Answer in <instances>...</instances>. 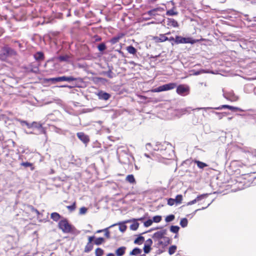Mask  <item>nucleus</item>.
Segmentation results:
<instances>
[{
    "mask_svg": "<svg viewBox=\"0 0 256 256\" xmlns=\"http://www.w3.org/2000/svg\"><path fill=\"white\" fill-rule=\"evenodd\" d=\"M87 210H88V209L86 207H84V206L82 207L80 209V212H79L80 214H84L86 212Z\"/></svg>",
    "mask_w": 256,
    "mask_h": 256,
    "instance_id": "37998d69",
    "label": "nucleus"
},
{
    "mask_svg": "<svg viewBox=\"0 0 256 256\" xmlns=\"http://www.w3.org/2000/svg\"><path fill=\"white\" fill-rule=\"evenodd\" d=\"M20 165L24 166L25 167H29L32 166V164L29 162H23L20 164Z\"/></svg>",
    "mask_w": 256,
    "mask_h": 256,
    "instance_id": "c03bdc74",
    "label": "nucleus"
},
{
    "mask_svg": "<svg viewBox=\"0 0 256 256\" xmlns=\"http://www.w3.org/2000/svg\"><path fill=\"white\" fill-rule=\"evenodd\" d=\"M206 196V194H202L200 196H198L194 200L188 202L187 205H192L196 203L197 202H198L199 200H201L202 198L205 197Z\"/></svg>",
    "mask_w": 256,
    "mask_h": 256,
    "instance_id": "ddd939ff",
    "label": "nucleus"
},
{
    "mask_svg": "<svg viewBox=\"0 0 256 256\" xmlns=\"http://www.w3.org/2000/svg\"><path fill=\"white\" fill-rule=\"evenodd\" d=\"M142 220V218H139V219H138V220Z\"/></svg>",
    "mask_w": 256,
    "mask_h": 256,
    "instance_id": "774afa93",
    "label": "nucleus"
},
{
    "mask_svg": "<svg viewBox=\"0 0 256 256\" xmlns=\"http://www.w3.org/2000/svg\"><path fill=\"white\" fill-rule=\"evenodd\" d=\"M30 208H31V210L32 212H34L36 213V214H37L38 216L40 215V213L37 209L35 208L32 206H31Z\"/></svg>",
    "mask_w": 256,
    "mask_h": 256,
    "instance_id": "de8ad7c7",
    "label": "nucleus"
},
{
    "mask_svg": "<svg viewBox=\"0 0 256 256\" xmlns=\"http://www.w3.org/2000/svg\"><path fill=\"white\" fill-rule=\"evenodd\" d=\"M104 254V250L100 248H96L95 250L96 256H102Z\"/></svg>",
    "mask_w": 256,
    "mask_h": 256,
    "instance_id": "a878e982",
    "label": "nucleus"
},
{
    "mask_svg": "<svg viewBox=\"0 0 256 256\" xmlns=\"http://www.w3.org/2000/svg\"><path fill=\"white\" fill-rule=\"evenodd\" d=\"M152 40L156 43L164 42L168 40V38L164 34H160L159 36H152Z\"/></svg>",
    "mask_w": 256,
    "mask_h": 256,
    "instance_id": "0eeeda50",
    "label": "nucleus"
},
{
    "mask_svg": "<svg viewBox=\"0 0 256 256\" xmlns=\"http://www.w3.org/2000/svg\"><path fill=\"white\" fill-rule=\"evenodd\" d=\"M188 220L186 218H183L180 222V224L182 228L186 227L188 225Z\"/></svg>",
    "mask_w": 256,
    "mask_h": 256,
    "instance_id": "473e14b6",
    "label": "nucleus"
},
{
    "mask_svg": "<svg viewBox=\"0 0 256 256\" xmlns=\"http://www.w3.org/2000/svg\"><path fill=\"white\" fill-rule=\"evenodd\" d=\"M93 248V244L92 243H87L84 250L85 252H88Z\"/></svg>",
    "mask_w": 256,
    "mask_h": 256,
    "instance_id": "4be33fe9",
    "label": "nucleus"
},
{
    "mask_svg": "<svg viewBox=\"0 0 256 256\" xmlns=\"http://www.w3.org/2000/svg\"><path fill=\"white\" fill-rule=\"evenodd\" d=\"M16 42H18V46L20 48L22 47V44L18 42V41H15Z\"/></svg>",
    "mask_w": 256,
    "mask_h": 256,
    "instance_id": "13d9d810",
    "label": "nucleus"
},
{
    "mask_svg": "<svg viewBox=\"0 0 256 256\" xmlns=\"http://www.w3.org/2000/svg\"><path fill=\"white\" fill-rule=\"evenodd\" d=\"M58 60L60 62H68L70 61V56L68 55H64V56H60L58 58Z\"/></svg>",
    "mask_w": 256,
    "mask_h": 256,
    "instance_id": "412c9836",
    "label": "nucleus"
},
{
    "mask_svg": "<svg viewBox=\"0 0 256 256\" xmlns=\"http://www.w3.org/2000/svg\"><path fill=\"white\" fill-rule=\"evenodd\" d=\"M66 208L70 211V212H73L74 211L76 208V202H73L71 206H66Z\"/></svg>",
    "mask_w": 256,
    "mask_h": 256,
    "instance_id": "2f4dec72",
    "label": "nucleus"
},
{
    "mask_svg": "<svg viewBox=\"0 0 256 256\" xmlns=\"http://www.w3.org/2000/svg\"><path fill=\"white\" fill-rule=\"evenodd\" d=\"M168 24L174 28L178 26V22L173 18H168Z\"/></svg>",
    "mask_w": 256,
    "mask_h": 256,
    "instance_id": "f3484780",
    "label": "nucleus"
},
{
    "mask_svg": "<svg viewBox=\"0 0 256 256\" xmlns=\"http://www.w3.org/2000/svg\"><path fill=\"white\" fill-rule=\"evenodd\" d=\"M157 10H158V8L152 9V10H150L148 11L147 12V13H145L144 14V15L148 14V15L150 17L154 16H156V12Z\"/></svg>",
    "mask_w": 256,
    "mask_h": 256,
    "instance_id": "393cba45",
    "label": "nucleus"
},
{
    "mask_svg": "<svg viewBox=\"0 0 256 256\" xmlns=\"http://www.w3.org/2000/svg\"><path fill=\"white\" fill-rule=\"evenodd\" d=\"M177 247L176 246L173 245L170 246L168 248V254L170 255H172L174 254L176 252Z\"/></svg>",
    "mask_w": 256,
    "mask_h": 256,
    "instance_id": "bb28decb",
    "label": "nucleus"
},
{
    "mask_svg": "<svg viewBox=\"0 0 256 256\" xmlns=\"http://www.w3.org/2000/svg\"><path fill=\"white\" fill-rule=\"evenodd\" d=\"M152 222H153V221L152 220L149 219L144 222V226L146 227H148L152 224Z\"/></svg>",
    "mask_w": 256,
    "mask_h": 256,
    "instance_id": "79ce46f5",
    "label": "nucleus"
},
{
    "mask_svg": "<svg viewBox=\"0 0 256 256\" xmlns=\"http://www.w3.org/2000/svg\"><path fill=\"white\" fill-rule=\"evenodd\" d=\"M124 36V34H120L117 36L112 38L110 40V42L112 44H115L118 42L120 39H121Z\"/></svg>",
    "mask_w": 256,
    "mask_h": 256,
    "instance_id": "f8f14e48",
    "label": "nucleus"
},
{
    "mask_svg": "<svg viewBox=\"0 0 256 256\" xmlns=\"http://www.w3.org/2000/svg\"><path fill=\"white\" fill-rule=\"evenodd\" d=\"M240 184L236 180H231L225 185V190H228V192H235L241 189L238 186Z\"/></svg>",
    "mask_w": 256,
    "mask_h": 256,
    "instance_id": "7ed1b4c3",
    "label": "nucleus"
},
{
    "mask_svg": "<svg viewBox=\"0 0 256 256\" xmlns=\"http://www.w3.org/2000/svg\"><path fill=\"white\" fill-rule=\"evenodd\" d=\"M98 50L100 52H102L106 49V46L104 43H101L98 46Z\"/></svg>",
    "mask_w": 256,
    "mask_h": 256,
    "instance_id": "f704fd0d",
    "label": "nucleus"
},
{
    "mask_svg": "<svg viewBox=\"0 0 256 256\" xmlns=\"http://www.w3.org/2000/svg\"><path fill=\"white\" fill-rule=\"evenodd\" d=\"M176 38H174V37L172 36L170 38H168V40L170 42H175Z\"/></svg>",
    "mask_w": 256,
    "mask_h": 256,
    "instance_id": "864d4df0",
    "label": "nucleus"
},
{
    "mask_svg": "<svg viewBox=\"0 0 256 256\" xmlns=\"http://www.w3.org/2000/svg\"><path fill=\"white\" fill-rule=\"evenodd\" d=\"M225 108H228L232 111L236 112L239 110V108L236 107H234L225 104Z\"/></svg>",
    "mask_w": 256,
    "mask_h": 256,
    "instance_id": "4c0bfd02",
    "label": "nucleus"
},
{
    "mask_svg": "<svg viewBox=\"0 0 256 256\" xmlns=\"http://www.w3.org/2000/svg\"><path fill=\"white\" fill-rule=\"evenodd\" d=\"M166 234V230H163L160 231H158L155 232L153 235V238H156L157 239H160L163 238L165 242L167 244H170V239L168 237L164 236Z\"/></svg>",
    "mask_w": 256,
    "mask_h": 256,
    "instance_id": "423d86ee",
    "label": "nucleus"
},
{
    "mask_svg": "<svg viewBox=\"0 0 256 256\" xmlns=\"http://www.w3.org/2000/svg\"><path fill=\"white\" fill-rule=\"evenodd\" d=\"M142 252V250L141 249H140L138 248H134L130 252V256H138V254H141Z\"/></svg>",
    "mask_w": 256,
    "mask_h": 256,
    "instance_id": "2eb2a0df",
    "label": "nucleus"
},
{
    "mask_svg": "<svg viewBox=\"0 0 256 256\" xmlns=\"http://www.w3.org/2000/svg\"><path fill=\"white\" fill-rule=\"evenodd\" d=\"M36 124V123L35 122H34L33 124H32V125H34V124Z\"/></svg>",
    "mask_w": 256,
    "mask_h": 256,
    "instance_id": "e2e57ef3",
    "label": "nucleus"
},
{
    "mask_svg": "<svg viewBox=\"0 0 256 256\" xmlns=\"http://www.w3.org/2000/svg\"><path fill=\"white\" fill-rule=\"evenodd\" d=\"M176 204H180L182 202V194H178L176 196L174 199Z\"/></svg>",
    "mask_w": 256,
    "mask_h": 256,
    "instance_id": "cd10ccee",
    "label": "nucleus"
},
{
    "mask_svg": "<svg viewBox=\"0 0 256 256\" xmlns=\"http://www.w3.org/2000/svg\"><path fill=\"white\" fill-rule=\"evenodd\" d=\"M77 80V78H74L73 76H64V81L72 82V81H75V80Z\"/></svg>",
    "mask_w": 256,
    "mask_h": 256,
    "instance_id": "72a5a7b5",
    "label": "nucleus"
},
{
    "mask_svg": "<svg viewBox=\"0 0 256 256\" xmlns=\"http://www.w3.org/2000/svg\"><path fill=\"white\" fill-rule=\"evenodd\" d=\"M104 232H105L104 235H105L106 237L108 238H110V232L108 231V228H105Z\"/></svg>",
    "mask_w": 256,
    "mask_h": 256,
    "instance_id": "49530a36",
    "label": "nucleus"
},
{
    "mask_svg": "<svg viewBox=\"0 0 256 256\" xmlns=\"http://www.w3.org/2000/svg\"><path fill=\"white\" fill-rule=\"evenodd\" d=\"M194 162L195 164H197V166L200 168H204L208 166V165L206 163L199 160H194Z\"/></svg>",
    "mask_w": 256,
    "mask_h": 256,
    "instance_id": "aec40b11",
    "label": "nucleus"
},
{
    "mask_svg": "<svg viewBox=\"0 0 256 256\" xmlns=\"http://www.w3.org/2000/svg\"><path fill=\"white\" fill-rule=\"evenodd\" d=\"M176 203V201L174 200V199L172 198H170L168 200V204L172 206L174 204Z\"/></svg>",
    "mask_w": 256,
    "mask_h": 256,
    "instance_id": "a19ab883",
    "label": "nucleus"
},
{
    "mask_svg": "<svg viewBox=\"0 0 256 256\" xmlns=\"http://www.w3.org/2000/svg\"><path fill=\"white\" fill-rule=\"evenodd\" d=\"M64 80V76L58 77V82H63Z\"/></svg>",
    "mask_w": 256,
    "mask_h": 256,
    "instance_id": "3c124183",
    "label": "nucleus"
},
{
    "mask_svg": "<svg viewBox=\"0 0 256 256\" xmlns=\"http://www.w3.org/2000/svg\"><path fill=\"white\" fill-rule=\"evenodd\" d=\"M4 50L8 55L16 56L17 54L16 50L8 46L4 47Z\"/></svg>",
    "mask_w": 256,
    "mask_h": 256,
    "instance_id": "9b49d317",
    "label": "nucleus"
},
{
    "mask_svg": "<svg viewBox=\"0 0 256 256\" xmlns=\"http://www.w3.org/2000/svg\"><path fill=\"white\" fill-rule=\"evenodd\" d=\"M200 209H198V210H196L195 212H197L198 210H200Z\"/></svg>",
    "mask_w": 256,
    "mask_h": 256,
    "instance_id": "338daca9",
    "label": "nucleus"
},
{
    "mask_svg": "<svg viewBox=\"0 0 256 256\" xmlns=\"http://www.w3.org/2000/svg\"><path fill=\"white\" fill-rule=\"evenodd\" d=\"M174 218L175 216L174 214H170L166 217L165 220L167 222H170L174 220Z\"/></svg>",
    "mask_w": 256,
    "mask_h": 256,
    "instance_id": "7c9ffc66",
    "label": "nucleus"
},
{
    "mask_svg": "<svg viewBox=\"0 0 256 256\" xmlns=\"http://www.w3.org/2000/svg\"><path fill=\"white\" fill-rule=\"evenodd\" d=\"M107 76L110 78H112V72L111 70H109L108 72H106Z\"/></svg>",
    "mask_w": 256,
    "mask_h": 256,
    "instance_id": "8fccbe9b",
    "label": "nucleus"
},
{
    "mask_svg": "<svg viewBox=\"0 0 256 256\" xmlns=\"http://www.w3.org/2000/svg\"><path fill=\"white\" fill-rule=\"evenodd\" d=\"M170 34V32H166V34H165V36H166V35H168V34Z\"/></svg>",
    "mask_w": 256,
    "mask_h": 256,
    "instance_id": "bf43d9fd",
    "label": "nucleus"
},
{
    "mask_svg": "<svg viewBox=\"0 0 256 256\" xmlns=\"http://www.w3.org/2000/svg\"><path fill=\"white\" fill-rule=\"evenodd\" d=\"M126 247L122 246L118 248L115 251V254L116 256H122L126 252Z\"/></svg>",
    "mask_w": 256,
    "mask_h": 256,
    "instance_id": "9d476101",
    "label": "nucleus"
},
{
    "mask_svg": "<svg viewBox=\"0 0 256 256\" xmlns=\"http://www.w3.org/2000/svg\"><path fill=\"white\" fill-rule=\"evenodd\" d=\"M152 244V240L150 238H148L146 241L145 245L151 246Z\"/></svg>",
    "mask_w": 256,
    "mask_h": 256,
    "instance_id": "a18cd8bd",
    "label": "nucleus"
},
{
    "mask_svg": "<svg viewBox=\"0 0 256 256\" xmlns=\"http://www.w3.org/2000/svg\"><path fill=\"white\" fill-rule=\"evenodd\" d=\"M205 39L200 38L198 40H194L191 38H183L181 36H176L175 43L176 44H194L200 40L204 41Z\"/></svg>",
    "mask_w": 256,
    "mask_h": 256,
    "instance_id": "f03ea898",
    "label": "nucleus"
},
{
    "mask_svg": "<svg viewBox=\"0 0 256 256\" xmlns=\"http://www.w3.org/2000/svg\"><path fill=\"white\" fill-rule=\"evenodd\" d=\"M146 256L145 254H140L139 256Z\"/></svg>",
    "mask_w": 256,
    "mask_h": 256,
    "instance_id": "052dcab7",
    "label": "nucleus"
},
{
    "mask_svg": "<svg viewBox=\"0 0 256 256\" xmlns=\"http://www.w3.org/2000/svg\"><path fill=\"white\" fill-rule=\"evenodd\" d=\"M76 136L84 144H87L90 142L88 136L82 132H78Z\"/></svg>",
    "mask_w": 256,
    "mask_h": 256,
    "instance_id": "6e6552de",
    "label": "nucleus"
},
{
    "mask_svg": "<svg viewBox=\"0 0 256 256\" xmlns=\"http://www.w3.org/2000/svg\"><path fill=\"white\" fill-rule=\"evenodd\" d=\"M150 0V2H153L156 1V0Z\"/></svg>",
    "mask_w": 256,
    "mask_h": 256,
    "instance_id": "680f3d73",
    "label": "nucleus"
},
{
    "mask_svg": "<svg viewBox=\"0 0 256 256\" xmlns=\"http://www.w3.org/2000/svg\"><path fill=\"white\" fill-rule=\"evenodd\" d=\"M34 58L36 60H42L44 59V54L42 52H38L34 55Z\"/></svg>",
    "mask_w": 256,
    "mask_h": 256,
    "instance_id": "5701e85b",
    "label": "nucleus"
},
{
    "mask_svg": "<svg viewBox=\"0 0 256 256\" xmlns=\"http://www.w3.org/2000/svg\"><path fill=\"white\" fill-rule=\"evenodd\" d=\"M139 226V224L134 220V222L130 226V228L133 230H136Z\"/></svg>",
    "mask_w": 256,
    "mask_h": 256,
    "instance_id": "c85d7f7f",
    "label": "nucleus"
},
{
    "mask_svg": "<svg viewBox=\"0 0 256 256\" xmlns=\"http://www.w3.org/2000/svg\"><path fill=\"white\" fill-rule=\"evenodd\" d=\"M127 226L124 224H120L119 226V230L122 232H124L126 230Z\"/></svg>",
    "mask_w": 256,
    "mask_h": 256,
    "instance_id": "e433bc0d",
    "label": "nucleus"
},
{
    "mask_svg": "<svg viewBox=\"0 0 256 256\" xmlns=\"http://www.w3.org/2000/svg\"><path fill=\"white\" fill-rule=\"evenodd\" d=\"M106 256H115L113 253H108L106 254Z\"/></svg>",
    "mask_w": 256,
    "mask_h": 256,
    "instance_id": "6e6d98bb",
    "label": "nucleus"
},
{
    "mask_svg": "<svg viewBox=\"0 0 256 256\" xmlns=\"http://www.w3.org/2000/svg\"><path fill=\"white\" fill-rule=\"evenodd\" d=\"M126 50L130 54H136V50L132 46H127Z\"/></svg>",
    "mask_w": 256,
    "mask_h": 256,
    "instance_id": "6ab92c4d",
    "label": "nucleus"
},
{
    "mask_svg": "<svg viewBox=\"0 0 256 256\" xmlns=\"http://www.w3.org/2000/svg\"><path fill=\"white\" fill-rule=\"evenodd\" d=\"M39 127H40V128H42V124H40Z\"/></svg>",
    "mask_w": 256,
    "mask_h": 256,
    "instance_id": "0e129e2a",
    "label": "nucleus"
},
{
    "mask_svg": "<svg viewBox=\"0 0 256 256\" xmlns=\"http://www.w3.org/2000/svg\"><path fill=\"white\" fill-rule=\"evenodd\" d=\"M58 77L57 78H50L46 80L47 82H58Z\"/></svg>",
    "mask_w": 256,
    "mask_h": 256,
    "instance_id": "09e8293b",
    "label": "nucleus"
},
{
    "mask_svg": "<svg viewBox=\"0 0 256 256\" xmlns=\"http://www.w3.org/2000/svg\"><path fill=\"white\" fill-rule=\"evenodd\" d=\"M162 220V216H156L153 217L152 221L154 222H159Z\"/></svg>",
    "mask_w": 256,
    "mask_h": 256,
    "instance_id": "58836bf2",
    "label": "nucleus"
},
{
    "mask_svg": "<svg viewBox=\"0 0 256 256\" xmlns=\"http://www.w3.org/2000/svg\"><path fill=\"white\" fill-rule=\"evenodd\" d=\"M94 236H89L88 238V243H92V241L94 240Z\"/></svg>",
    "mask_w": 256,
    "mask_h": 256,
    "instance_id": "603ef678",
    "label": "nucleus"
},
{
    "mask_svg": "<svg viewBox=\"0 0 256 256\" xmlns=\"http://www.w3.org/2000/svg\"><path fill=\"white\" fill-rule=\"evenodd\" d=\"M177 84L175 82H170L160 86L156 88H154L152 90L154 92H159L164 91H168L175 88Z\"/></svg>",
    "mask_w": 256,
    "mask_h": 256,
    "instance_id": "20e7f679",
    "label": "nucleus"
},
{
    "mask_svg": "<svg viewBox=\"0 0 256 256\" xmlns=\"http://www.w3.org/2000/svg\"><path fill=\"white\" fill-rule=\"evenodd\" d=\"M58 228L65 234H74L76 230L75 227L70 224L66 218L60 220L58 223Z\"/></svg>",
    "mask_w": 256,
    "mask_h": 256,
    "instance_id": "f257e3e1",
    "label": "nucleus"
},
{
    "mask_svg": "<svg viewBox=\"0 0 256 256\" xmlns=\"http://www.w3.org/2000/svg\"><path fill=\"white\" fill-rule=\"evenodd\" d=\"M176 92L179 95H187L190 92V87L186 84H180L176 86Z\"/></svg>",
    "mask_w": 256,
    "mask_h": 256,
    "instance_id": "39448f33",
    "label": "nucleus"
},
{
    "mask_svg": "<svg viewBox=\"0 0 256 256\" xmlns=\"http://www.w3.org/2000/svg\"><path fill=\"white\" fill-rule=\"evenodd\" d=\"M144 241V238L142 236H138L136 239L134 240V244H136L140 245L142 244Z\"/></svg>",
    "mask_w": 256,
    "mask_h": 256,
    "instance_id": "dca6fc26",
    "label": "nucleus"
},
{
    "mask_svg": "<svg viewBox=\"0 0 256 256\" xmlns=\"http://www.w3.org/2000/svg\"><path fill=\"white\" fill-rule=\"evenodd\" d=\"M180 228L176 226H172L170 228V230L176 234L178 232Z\"/></svg>",
    "mask_w": 256,
    "mask_h": 256,
    "instance_id": "c756f323",
    "label": "nucleus"
},
{
    "mask_svg": "<svg viewBox=\"0 0 256 256\" xmlns=\"http://www.w3.org/2000/svg\"><path fill=\"white\" fill-rule=\"evenodd\" d=\"M206 207H207V206H205V207H203V208H202V209H204V208H206Z\"/></svg>",
    "mask_w": 256,
    "mask_h": 256,
    "instance_id": "69168bd1",
    "label": "nucleus"
},
{
    "mask_svg": "<svg viewBox=\"0 0 256 256\" xmlns=\"http://www.w3.org/2000/svg\"><path fill=\"white\" fill-rule=\"evenodd\" d=\"M60 87H62V88H72V86H68L67 85L62 86Z\"/></svg>",
    "mask_w": 256,
    "mask_h": 256,
    "instance_id": "5fc2aeb1",
    "label": "nucleus"
},
{
    "mask_svg": "<svg viewBox=\"0 0 256 256\" xmlns=\"http://www.w3.org/2000/svg\"><path fill=\"white\" fill-rule=\"evenodd\" d=\"M168 16H175L178 14V12H175L174 10L171 9L166 12Z\"/></svg>",
    "mask_w": 256,
    "mask_h": 256,
    "instance_id": "c9c22d12",
    "label": "nucleus"
},
{
    "mask_svg": "<svg viewBox=\"0 0 256 256\" xmlns=\"http://www.w3.org/2000/svg\"><path fill=\"white\" fill-rule=\"evenodd\" d=\"M50 218L54 221L57 222L60 219V216L59 214L54 212L51 214Z\"/></svg>",
    "mask_w": 256,
    "mask_h": 256,
    "instance_id": "a211bd4d",
    "label": "nucleus"
},
{
    "mask_svg": "<svg viewBox=\"0 0 256 256\" xmlns=\"http://www.w3.org/2000/svg\"><path fill=\"white\" fill-rule=\"evenodd\" d=\"M152 250V248L150 246L144 245V251L145 254H148Z\"/></svg>",
    "mask_w": 256,
    "mask_h": 256,
    "instance_id": "ea45409f",
    "label": "nucleus"
},
{
    "mask_svg": "<svg viewBox=\"0 0 256 256\" xmlns=\"http://www.w3.org/2000/svg\"><path fill=\"white\" fill-rule=\"evenodd\" d=\"M105 242L104 238L102 237H100L97 238H96L94 240V243L97 246H99L102 244V243H104Z\"/></svg>",
    "mask_w": 256,
    "mask_h": 256,
    "instance_id": "b1692460",
    "label": "nucleus"
},
{
    "mask_svg": "<svg viewBox=\"0 0 256 256\" xmlns=\"http://www.w3.org/2000/svg\"><path fill=\"white\" fill-rule=\"evenodd\" d=\"M97 96H98L99 99L104 100H108L110 98V94L102 90L99 91L97 94Z\"/></svg>",
    "mask_w": 256,
    "mask_h": 256,
    "instance_id": "1a4fd4ad",
    "label": "nucleus"
},
{
    "mask_svg": "<svg viewBox=\"0 0 256 256\" xmlns=\"http://www.w3.org/2000/svg\"><path fill=\"white\" fill-rule=\"evenodd\" d=\"M104 230H98L96 231V233H100V232H104Z\"/></svg>",
    "mask_w": 256,
    "mask_h": 256,
    "instance_id": "4d7b16f0",
    "label": "nucleus"
},
{
    "mask_svg": "<svg viewBox=\"0 0 256 256\" xmlns=\"http://www.w3.org/2000/svg\"><path fill=\"white\" fill-rule=\"evenodd\" d=\"M126 180L130 184H136V180L133 174H128L126 178Z\"/></svg>",
    "mask_w": 256,
    "mask_h": 256,
    "instance_id": "4468645a",
    "label": "nucleus"
}]
</instances>
